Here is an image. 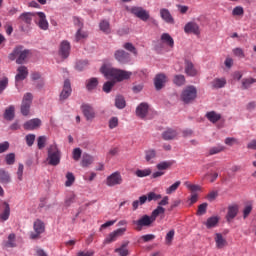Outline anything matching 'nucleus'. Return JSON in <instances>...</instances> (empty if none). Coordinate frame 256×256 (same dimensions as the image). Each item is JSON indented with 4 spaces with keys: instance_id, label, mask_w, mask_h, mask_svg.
<instances>
[{
    "instance_id": "nucleus-1",
    "label": "nucleus",
    "mask_w": 256,
    "mask_h": 256,
    "mask_svg": "<svg viewBox=\"0 0 256 256\" xmlns=\"http://www.w3.org/2000/svg\"><path fill=\"white\" fill-rule=\"evenodd\" d=\"M100 73L105 76L106 79H115V81L121 82L127 79H131L132 73L129 71L111 68L109 66H102L100 68Z\"/></svg>"
},
{
    "instance_id": "nucleus-2",
    "label": "nucleus",
    "mask_w": 256,
    "mask_h": 256,
    "mask_svg": "<svg viewBox=\"0 0 256 256\" xmlns=\"http://www.w3.org/2000/svg\"><path fill=\"white\" fill-rule=\"evenodd\" d=\"M29 53V50L23 49V46H17L16 48H14L12 53L9 54L8 58L10 59V61H15L16 59L17 65H23V63L27 61Z\"/></svg>"
},
{
    "instance_id": "nucleus-3",
    "label": "nucleus",
    "mask_w": 256,
    "mask_h": 256,
    "mask_svg": "<svg viewBox=\"0 0 256 256\" xmlns=\"http://www.w3.org/2000/svg\"><path fill=\"white\" fill-rule=\"evenodd\" d=\"M47 161L53 167H57L61 163V151L56 144H52L48 148V158Z\"/></svg>"
},
{
    "instance_id": "nucleus-4",
    "label": "nucleus",
    "mask_w": 256,
    "mask_h": 256,
    "mask_svg": "<svg viewBox=\"0 0 256 256\" xmlns=\"http://www.w3.org/2000/svg\"><path fill=\"white\" fill-rule=\"evenodd\" d=\"M197 99V88L195 86H187L184 88L181 94V100L183 103H193Z\"/></svg>"
},
{
    "instance_id": "nucleus-5",
    "label": "nucleus",
    "mask_w": 256,
    "mask_h": 256,
    "mask_svg": "<svg viewBox=\"0 0 256 256\" xmlns=\"http://www.w3.org/2000/svg\"><path fill=\"white\" fill-rule=\"evenodd\" d=\"M126 11H128V13H131L132 15H134L135 17H137L138 19H141V21H149V11L145 10L143 7H139V6H126Z\"/></svg>"
},
{
    "instance_id": "nucleus-6",
    "label": "nucleus",
    "mask_w": 256,
    "mask_h": 256,
    "mask_svg": "<svg viewBox=\"0 0 256 256\" xmlns=\"http://www.w3.org/2000/svg\"><path fill=\"white\" fill-rule=\"evenodd\" d=\"M33 103V94L31 92H27L24 94L22 98V103L20 107V111L24 117H27L29 115V111H31V105Z\"/></svg>"
},
{
    "instance_id": "nucleus-7",
    "label": "nucleus",
    "mask_w": 256,
    "mask_h": 256,
    "mask_svg": "<svg viewBox=\"0 0 256 256\" xmlns=\"http://www.w3.org/2000/svg\"><path fill=\"white\" fill-rule=\"evenodd\" d=\"M153 223V218L149 215H144L140 219L132 221L136 231H143V227H151Z\"/></svg>"
},
{
    "instance_id": "nucleus-8",
    "label": "nucleus",
    "mask_w": 256,
    "mask_h": 256,
    "mask_svg": "<svg viewBox=\"0 0 256 256\" xmlns=\"http://www.w3.org/2000/svg\"><path fill=\"white\" fill-rule=\"evenodd\" d=\"M114 59L121 65H127V63L131 62V55L125 50H116L114 52Z\"/></svg>"
},
{
    "instance_id": "nucleus-9",
    "label": "nucleus",
    "mask_w": 256,
    "mask_h": 256,
    "mask_svg": "<svg viewBox=\"0 0 256 256\" xmlns=\"http://www.w3.org/2000/svg\"><path fill=\"white\" fill-rule=\"evenodd\" d=\"M82 113L86 119V121H93L95 117H97V113L95 112V108L91 106V104H83L81 106Z\"/></svg>"
},
{
    "instance_id": "nucleus-10",
    "label": "nucleus",
    "mask_w": 256,
    "mask_h": 256,
    "mask_svg": "<svg viewBox=\"0 0 256 256\" xmlns=\"http://www.w3.org/2000/svg\"><path fill=\"white\" fill-rule=\"evenodd\" d=\"M126 231L127 228H118L117 230H114L105 238L104 243H106L107 245H109V243H114V241L119 239V237H123Z\"/></svg>"
},
{
    "instance_id": "nucleus-11",
    "label": "nucleus",
    "mask_w": 256,
    "mask_h": 256,
    "mask_svg": "<svg viewBox=\"0 0 256 256\" xmlns=\"http://www.w3.org/2000/svg\"><path fill=\"white\" fill-rule=\"evenodd\" d=\"M123 183V177H121V173L114 172L106 179V185L108 187H115V185H121Z\"/></svg>"
},
{
    "instance_id": "nucleus-12",
    "label": "nucleus",
    "mask_w": 256,
    "mask_h": 256,
    "mask_svg": "<svg viewBox=\"0 0 256 256\" xmlns=\"http://www.w3.org/2000/svg\"><path fill=\"white\" fill-rule=\"evenodd\" d=\"M72 92L73 90L71 89V81H69V79H66L64 81L63 89L59 96L60 101H65L69 99V97H71Z\"/></svg>"
},
{
    "instance_id": "nucleus-13",
    "label": "nucleus",
    "mask_w": 256,
    "mask_h": 256,
    "mask_svg": "<svg viewBox=\"0 0 256 256\" xmlns=\"http://www.w3.org/2000/svg\"><path fill=\"white\" fill-rule=\"evenodd\" d=\"M34 231L35 233H32L30 238L39 239V235H41V233H45V223H43L41 220H36L34 222Z\"/></svg>"
},
{
    "instance_id": "nucleus-14",
    "label": "nucleus",
    "mask_w": 256,
    "mask_h": 256,
    "mask_svg": "<svg viewBox=\"0 0 256 256\" xmlns=\"http://www.w3.org/2000/svg\"><path fill=\"white\" fill-rule=\"evenodd\" d=\"M71 53V43L67 40H63L60 43V48H59V55L62 57V59H67Z\"/></svg>"
},
{
    "instance_id": "nucleus-15",
    "label": "nucleus",
    "mask_w": 256,
    "mask_h": 256,
    "mask_svg": "<svg viewBox=\"0 0 256 256\" xmlns=\"http://www.w3.org/2000/svg\"><path fill=\"white\" fill-rule=\"evenodd\" d=\"M184 33L190 34L193 33V35H200L201 30L199 28V24L196 22H188L184 26Z\"/></svg>"
},
{
    "instance_id": "nucleus-16",
    "label": "nucleus",
    "mask_w": 256,
    "mask_h": 256,
    "mask_svg": "<svg viewBox=\"0 0 256 256\" xmlns=\"http://www.w3.org/2000/svg\"><path fill=\"white\" fill-rule=\"evenodd\" d=\"M23 127L26 131H34V129H39V127H41V120L39 118L31 119L27 121Z\"/></svg>"
},
{
    "instance_id": "nucleus-17",
    "label": "nucleus",
    "mask_w": 256,
    "mask_h": 256,
    "mask_svg": "<svg viewBox=\"0 0 256 256\" xmlns=\"http://www.w3.org/2000/svg\"><path fill=\"white\" fill-rule=\"evenodd\" d=\"M166 83H167V76L165 74L160 73L156 75L154 79V85L157 91H160V89H163Z\"/></svg>"
},
{
    "instance_id": "nucleus-18",
    "label": "nucleus",
    "mask_w": 256,
    "mask_h": 256,
    "mask_svg": "<svg viewBox=\"0 0 256 256\" xmlns=\"http://www.w3.org/2000/svg\"><path fill=\"white\" fill-rule=\"evenodd\" d=\"M17 71L18 73L15 76L16 82L25 81V79H27V77L29 76V69H27L26 66L18 67Z\"/></svg>"
},
{
    "instance_id": "nucleus-19",
    "label": "nucleus",
    "mask_w": 256,
    "mask_h": 256,
    "mask_svg": "<svg viewBox=\"0 0 256 256\" xmlns=\"http://www.w3.org/2000/svg\"><path fill=\"white\" fill-rule=\"evenodd\" d=\"M160 17L161 19H163V21H165V23H169L170 25H173L175 23V19L167 8L160 9Z\"/></svg>"
},
{
    "instance_id": "nucleus-20",
    "label": "nucleus",
    "mask_w": 256,
    "mask_h": 256,
    "mask_svg": "<svg viewBox=\"0 0 256 256\" xmlns=\"http://www.w3.org/2000/svg\"><path fill=\"white\" fill-rule=\"evenodd\" d=\"M160 41L163 45H166V47H170V49L175 47V40H173V37H171L169 33H163L160 37Z\"/></svg>"
},
{
    "instance_id": "nucleus-21",
    "label": "nucleus",
    "mask_w": 256,
    "mask_h": 256,
    "mask_svg": "<svg viewBox=\"0 0 256 256\" xmlns=\"http://www.w3.org/2000/svg\"><path fill=\"white\" fill-rule=\"evenodd\" d=\"M149 112V104L148 103H141L136 108V115L140 117V119H145L147 117V113Z\"/></svg>"
},
{
    "instance_id": "nucleus-22",
    "label": "nucleus",
    "mask_w": 256,
    "mask_h": 256,
    "mask_svg": "<svg viewBox=\"0 0 256 256\" xmlns=\"http://www.w3.org/2000/svg\"><path fill=\"white\" fill-rule=\"evenodd\" d=\"M39 17L38 27H40L43 31H47L49 29V22L47 21V16L43 12L36 13Z\"/></svg>"
},
{
    "instance_id": "nucleus-23",
    "label": "nucleus",
    "mask_w": 256,
    "mask_h": 256,
    "mask_svg": "<svg viewBox=\"0 0 256 256\" xmlns=\"http://www.w3.org/2000/svg\"><path fill=\"white\" fill-rule=\"evenodd\" d=\"M144 159L146 163L153 164L155 159H157V150L155 149H148L144 151Z\"/></svg>"
},
{
    "instance_id": "nucleus-24",
    "label": "nucleus",
    "mask_w": 256,
    "mask_h": 256,
    "mask_svg": "<svg viewBox=\"0 0 256 256\" xmlns=\"http://www.w3.org/2000/svg\"><path fill=\"white\" fill-rule=\"evenodd\" d=\"M185 73L189 75V77H195L197 75V69H195L193 62L185 60Z\"/></svg>"
},
{
    "instance_id": "nucleus-25",
    "label": "nucleus",
    "mask_w": 256,
    "mask_h": 256,
    "mask_svg": "<svg viewBox=\"0 0 256 256\" xmlns=\"http://www.w3.org/2000/svg\"><path fill=\"white\" fill-rule=\"evenodd\" d=\"M214 241L216 243V248L217 249H223L227 247V240L223 237V234L221 233H216Z\"/></svg>"
},
{
    "instance_id": "nucleus-26",
    "label": "nucleus",
    "mask_w": 256,
    "mask_h": 256,
    "mask_svg": "<svg viewBox=\"0 0 256 256\" xmlns=\"http://www.w3.org/2000/svg\"><path fill=\"white\" fill-rule=\"evenodd\" d=\"M177 135H179V133H177V130L171 128H168L166 131L162 133V137L165 141L177 139Z\"/></svg>"
},
{
    "instance_id": "nucleus-27",
    "label": "nucleus",
    "mask_w": 256,
    "mask_h": 256,
    "mask_svg": "<svg viewBox=\"0 0 256 256\" xmlns=\"http://www.w3.org/2000/svg\"><path fill=\"white\" fill-rule=\"evenodd\" d=\"M33 17H35V14L31 12H25L19 16V21L22 24L24 23V25H31V21H33Z\"/></svg>"
},
{
    "instance_id": "nucleus-28",
    "label": "nucleus",
    "mask_w": 256,
    "mask_h": 256,
    "mask_svg": "<svg viewBox=\"0 0 256 256\" xmlns=\"http://www.w3.org/2000/svg\"><path fill=\"white\" fill-rule=\"evenodd\" d=\"M237 213H239V207L237 205L229 206L228 207V213H227V221H232V219H235L237 217Z\"/></svg>"
},
{
    "instance_id": "nucleus-29",
    "label": "nucleus",
    "mask_w": 256,
    "mask_h": 256,
    "mask_svg": "<svg viewBox=\"0 0 256 256\" xmlns=\"http://www.w3.org/2000/svg\"><path fill=\"white\" fill-rule=\"evenodd\" d=\"M213 89H223L227 85V80L225 78H216L211 82Z\"/></svg>"
},
{
    "instance_id": "nucleus-30",
    "label": "nucleus",
    "mask_w": 256,
    "mask_h": 256,
    "mask_svg": "<svg viewBox=\"0 0 256 256\" xmlns=\"http://www.w3.org/2000/svg\"><path fill=\"white\" fill-rule=\"evenodd\" d=\"M4 119H6V121H13V119H15V106L11 105L6 108L4 112Z\"/></svg>"
},
{
    "instance_id": "nucleus-31",
    "label": "nucleus",
    "mask_w": 256,
    "mask_h": 256,
    "mask_svg": "<svg viewBox=\"0 0 256 256\" xmlns=\"http://www.w3.org/2000/svg\"><path fill=\"white\" fill-rule=\"evenodd\" d=\"M147 203V195H142L138 200L132 202L133 211H137L139 209V205H145Z\"/></svg>"
},
{
    "instance_id": "nucleus-32",
    "label": "nucleus",
    "mask_w": 256,
    "mask_h": 256,
    "mask_svg": "<svg viewBox=\"0 0 256 256\" xmlns=\"http://www.w3.org/2000/svg\"><path fill=\"white\" fill-rule=\"evenodd\" d=\"M99 28H100V31H102L106 35H109V33H111V24L109 23L108 20L100 21Z\"/></svg>"
},
{
    "instance_id": "nucleus-33",
    "label": "nucleus",
    "mask_w": 256,
    "mask_h": 256,
    "mask_svg": "<svg viewBox=\"0 0 256 256\" xmlns=\"http://www.w3.org/2000/svg\"><path fill=\"white\" fill-rule=\"evenodd\" d=\"M0 183L3 185L11 183V176L9 175V172L5 171V169H0Z\"/></svg>"
},
{
    "instance_id": "nucleus-34",
    "label": "nucleus",
    "mask_w": 256,
    "mask_h": 256,
    "mask_svg": "<svg viewBox=\"0 0 256 256\" xmlns=\"http://www.w3.org/2000/svg\"><path fill=\"white\" fill-rule=\"evenodd\" d=\"M204 225H206L207 229H213V227L219 225V216H212L208 218Z\"/></svg>"
},
{
    "instance_id": "nucleus-35",
    "label": "nucleus",
    "mask_w": 256,
    "mask_h": 256,
    "mask_svg": "<svg viewBox=\"0 0 256 256\" xmlns=\"http://www.w3.org/2000/svg\"><path fill=\"white\" fill-rule=\"evenodd\" d=\"M97 85H99V80H97V78H90L86 81V89L88 91H93V89H97Z\"/></svg>"
},
{
    "instance_id": "nucleus-36",
    "label": "nucleus",
    "mask_w": 256,
    "mask_h": 256,
    "mask_svg": "<svg viewBox=\"0 0 256 256\" xmlns=\"http://www.w3.org/2000/svg\"><path fill=\"white\" fill-rule=\"evenodd\" d=\"M10 215H11V208L9 206V203L4 202V211L3 213L0 214V219H2V221H7Z\"/></svg>"
},
{
    "instance_id": "nucleus-37",
    "label": "nucleus",
    "mask_w": 256,
    "mask_h": 256,
    "mask_svg": "<svg viewBox=\"0 0 256 256\" xmlns=\"http://www.w3.org/2000/svg\"><path fill=\"white\" fill-rule=\"evenodd\" d=\"M206 117H207L208 121H210V123H217V121H219L221 119V115L215 111L208 112L206 114Z\"/></svg>"
},
{
    "instance_id": "nucleus-38",
    "label": "nucleus",
    "mask_w": 256,
    "mask_h": 256,
    "mask_svg": "<svg viewBox=\"0 0 256 256\" xmlns=\"http://www.w3.org/2000/svg\"><path fill=\"white\" fill-rule=\"evenodd\" d=\"M159 215H165V208H163V206H157V208L152 211L150 217L155 222V219H157Z\"/></svg>"
},
{
    "instance_id": "nucleus-39",
    "label": "nucleus",
    "mask_w": 256,
    "mask_h": 256,
    "mask_svg": "<svg viewBox=\"0 0 256 256\" xmlns=\"http://www.w3.org/2000/svg\"><path fill=\"white\" fill-rule=\"evenodd\" d=\"M151 173H152L151 168H145L143 170L138 169L135 171V175L140 178L149 177V175H151Z\"/></svg>"
},
{
    "instance_id": "nucleus-40",
    "label": "nucleus",
    "mask_w": 256,
    "mask_h": 256,
    "mask_svg": "<svg viewBox=\"0 0 256 256\" xmlns=\"http://www.w3.org/2000/svg\"><path fill=\"white\" fill-rule=\"evenodd\" d=\"M171 165H173V162L163 161L156 165V169H158V171H165V170L169 169V167H171Z\"/></svg>"
},
{
    "instance_id": "nucleus-41",
    "label": "nucleus",
    "mask_w": 256,
    "mask_h": 256,
    "mask_svg": "<svg viewBox=\"0 0 256 256\" xmlns=\"http://www.w3.org/2000/svg\"><path fill=\"white\" fill-rule=\"evenodd\" d=\"M125 106V98L123 96H117L115 99V107H117V109H125Z\"/></svg>"
},
{
    "instance_id": "nucleus-42",
    "label": "nucleus",
    "mask_w": 256,
    "mask_h": 256,
    "mask_svg": "<svg viewBox=\"0 0 256 256\" xmlns=\"http://www.w3.org/2000/svg\"><path fill=\"white\" fill-rule=\"evenodd\" d=\"M180 186L181 181H176L174 184H172L166 189V195H172V193H175V191H177V189H179Z\"/></svg>"
},
{
    "instance_id": "nucleus-43",
    "label": "nucleus",
    "mask_w": 256,
    "mask_h": 256,
    "mask_svg": "<svg viewBox=\"0 0 256 256\" xmlns=\"http://www.w3.org/2000/svg\"><path fill=\"white\" fill-rule=\"evenodd\" d=\"M253 83H256V79L253 78H244L242 80V89H249Z\"/></svg>"
},
{
    "instance_id": "nucleus-44",
    "label": "nucleus",
    "mask_w": 256,
    "mask_h": 256,
    "mask_svg": "<svg viewBox=\"0 0 256 256\" xmlns=\"http://www.w3.org/2000/svg\"><path fill=\"white\" fill-rule=\"evenodd\" d=\"M174 85H177L178 87H181L182 85H185V76L184 75H175L173 79Z\"/></svg>"
},
{
    "instance_id": "nucleus-45",
    "label": "nucleus",
    "mask_w": 256,
    "mask_h": 256,
    "mask_svg": "<svg viewBox=\"0 0 256 256\" xmlns=\"http://www.w3.org/2000/svg\"><path fill=\"white\" fill-rule=\"evenodd\" d=\"M91 163H93L92 156L89 154L84 155L81 162L82 167H89Z\"/></svg>"
},
{
    "instance_id": "nucleus-46",
    "label": "nucleus",
    "mask_w": 256,
    "mask_h": 256,
    "mask_svg": "<svg viewBox=\"0 0 256 256\" xmlns=\"http://www.w3.org/2000/svg\"><path fill=\"white\" fill-rule=\"evenodd\" d=\"M5 247H9V248H13V247H16V244H15V234H9L8 236V240L5 242Z\"/></svg>"
},
{
    "instance_id": "nucleus-47",
    "label": "nucleus",
    "mask_w": 256,
    "mask_h": 256,
    "mask_svg": "<svg viewBox=\"0 0 256 256\" xmlns=\"http://www.w3.org/2000/svg\"><path fill=\"white\" fill-rule=\"evenodd\" d=\"M224 149H225V146H222V145L214 146L209 149V155H217L218 153L223 152Z\"/></svg>"
},
{
    "instance_id": "nucleus-48",
    "label": "nucleus",
    "mask_w": 256,
    "mask_h": 256,
    "mask_svg": "<svg viewBox=\"0 0 256 256\" xmlns=\"http://www.w3.org/2000/svg\"><path fill=\"white\" fill-rule=\"evenodd\" d=\"M66 182H65V185L66 187H71V185H73V183H75V175H73L72 172H68L66 174Z\"/></svg>"
},
{
    "instance_id": "nucleus-49",
    "label": "nucleus",
    "mask_w": 256,
    "mask_h": 256,
    "mask_svg": "<svg viewBox=\"0 0 256 256\" xmlns=\"http://www.w3.org/2000/svg\"><path fill=\"white\" fill-rule=\"evenodd\" d=\"M113 87H115V81H107L104 83L102 89L104 93H111V89H113Z\"/></svg>"
},
{
    "instance_id": "nucleus-50",
    "label": "nucleus",
    "mask_w": 256,
    "mask_h": 256,
    "mask_svg": "<svg viewBox=\"0 0 256 256\" xmlns=\"http://www.w3.org/2000/svg\"><path fill=\"white\" fill-rule=\"evenodd\" d=\"M147 201L151 202V201H159V199L162 198L161 194H157L155 192H150L147 194Z\"/></svg>"
},
{
    "instance_id": "nucleus-51",
    "label": "nucleus",
    "mask_w": 256,
    "mask_h": 256,
    "mask_svg": "<svg viewBox=\"0 0 256 256\" xmlns=\"http://www.w3.org/2000/svg\"><path fill=\"white\" fill-rule=\"evenodd\" d=\"M175 238V230H170L165 237L166 245H171L173 239Z\"/></svg>"
},
{
    "instance_id": "nucleus-52",
    "label": "nucleus",
    "mask_w": 256,
    "mask_h": 256,
    "mask_svg": "<svg viewBox=\"0 0 256 256\" xmlns=\"http://www.w3.org/2000/svg\"><path fill=\"white\" fill-rule=\"evenodd\" d=\"M207 207H208L207 203L200 204L198 206V210L196 212V215H198V216L205 215V213H207Z\"/></svg>"
},
{
    "instance_id": "nucleus-53",
    "label": "nucleus",
    "mask_w": 256,
    "mask_h": 256,
    "mask_svg": "<svg viewBox=\"0 0 256 256\" xmlns=\"http://www.w3.org/2000/svg\"><path fill=\"white\" fill-rule=\"evenodd\" d=\"M123 47L126 49V51H129L130 53H133V55L137 56V48H135L132 43L127 42L123 45Z\"/></svg>"
},
{
    "instance_id": "nucleus-54",
    "label": "nucleus",
    "mask_w": 256,
    "mask_h": 256,
    "mask_svg": "<svg viewBox=\"0 0 256 256\" xmlns=\"http://www.w3.org/2000/svg\"><path fill=\"white\" fill-rule=\"evenodd\" d=\"M87 65H89V62L87 60H79L76 63V69L78 71H83V69H85V67H87Z\"/></svg>"
},
{
    "instance_id": "nucleus-55",
    "label": "nucleus",
    "mask_w": 256,
    "mask_h": 256,
    "mask_svg": "<svg viewBox=\"0 0 256 256\" xmlns=\"http://www.w3.org/2000/svg\"><path fill=\"white\" fill-rule=\"evenodd\" d=\"M45 143H47V137L39 136L38 139H37L38 149H44L45 148Z\"/></svg>"
},
{
    "instance_id": "nucleus-56",
    "label": "nucleus",
    "mask_w": 256,
    "mask_h": 256,
    "mask_svg": "<svg viewBox=\"0 0 256 256\" xmlns=\"http://www.w3.org/2000/svg\"><path fill=\"white\" fill-rule=\"evenodd\" d=\"M225 145L233 147V145H239V141L236 138L228 137L225 139Z\"/></svg>"
},
{
    "instance_id": "nucleus-57",
    "label": "nucleus",
    "mask_w": 256,
    "mask_h": 256,
    "mask_svg": "<svg viewBox=\"0 0 256 256\" xmlns=\"http://www.w3.org/2000/svg\"><path fill=\"white\" fill-rule=\"evenodd\" d=\"M7 165H13L15 163V153H9L5 157Z\"/></svg>"
},
{
    "instance_id": "nucleus-58",
    "label": "nucleus",
    "mask_w": 256,
    "mask_h": 256,
    "mask_svg": "<svg viewBox=\"0 0 256 256\" xmlns=\"http://www.w3.org/2000/svg\"><path fill=\"white\" fill-rule=\"evenodd\" d=\"M82 153L83 152L81 151V148H75L72 152L74 161H79L81 159Z\"/></svg>"
},
{
    "instance_id": "nucleus-59",
    "label": "nucleus",
    "mask_w": 256,
    "mask_h": 256,
    "mask_svg": "<svg viewBox=\"0 0 256 256\" xmlns=\"http://www.w3.org/2000/svg\"><path fill=\"white\" fill-rule=\"evenodd\" d=\"M33 143H35V134L26 135V144L28 147H33Z\"/></svg>"
},
{
    "instance_id": "nucleus-60",
    "label": "nucleus",
    "mask_w": 256,
    "mask_h": 256,
    "mask_svg": "<svg viewBox=\"0 0 256 256\" xmlns=\"http://www.w3.org/2000/svg\"><path fill=\"white\" fill-rule=\"evenodd\" d=\"M118 125H119V118L112 117L109 120V129H115V127H118Z\"/></svg>"
},
{
    "instance_id": "nucleus-61",
    "label": "nucleus",
    "mask_w": 256,
    "mask_h": 256,
    "mask_svg": "<svg viewBox=\"0 0 256 256\" xmlns=\"http://www.w3.org/2000/svg\"><path fill=\"white\" fill-rule=\"evenodd\" d=\"M87 32H83L81 28L78 29L76 32V41H81V39H86L87 37Z\"/></svg>"
},
{
    "instance_id": "nucleus-62",
    "label": "nucleus",
    "mask_w": 256,
    "mask_h": 256,
    "mask_svg": "<svg viewBox=\"0 0 256 256\" xmlns=\"http://www.w3.org/2000/svg\"><path fill=\"white\" fill-rule=\"evenodd\" d=\"M243 13H245V10L241 6H236L232 11V15L234 16H241Z\"/></svg>"
},
{
    "instance_id": "nucleus-63",
    "label": "nucleus",
    "mask_w": 256,
    "mask_h": 256,
    "mask_svg": "<svg viewBox=\"0 0 256 256\" xmlns=\"http://www.w3.org/2000/svg\"><path fill=\"white\" fill-rule=\"evenodd\" d=\"M115 253H118L119 256H129V249L125 248H116Z\"/></svg>"
},
{
    "instance_id": "nucleus-64",
    "label": "nucleus",
    "mask_w": 256,
    "mask_h": 256,
    "mask_svg": "<svg viewBox=\"0 0 256 256\" xmlns=\"http://www.w3.org/2000/svg\"><path fill=\"white\" fill-rule=\"evenodd\" d=\"M233 54L236 57H240L241 59H243L245 57V52L241 48H234Z\"/></svg>"
}]
</instances>
